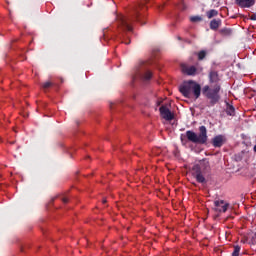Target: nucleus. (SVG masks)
I'll use <instances>...</instances> for the list:
<instances>
[{"instance_id": "nucleus-6", "label": "nucleus", "mask_w": 256, "mask_h": 256, "mask_svg": "<svg viewBox=\"0 0 256 256\" xmlns=\"http://www.w3.org/2000/svg\"><path fill=\"white\" fill-rule=\"evenodd\" d=\"M192 170H193L192 175L194 179H196L197 183H200V184L206 183V178L203 176L202 169L200 168L199 165H194Z\"/></svg>"}, {"instance_id": "nucleus-1", "label": "nucleus", "mask_w": 256, "mask_h": 256, "mask_svg": "<svg viewBox=\"0 0 256 256\" xmlns=\"http://www.w3.org/2000/svg\"><path fill=\"white\" fill-rule=\"evenodd\" d=\"M145 9L146 7L144 3H138V4H135L134 7H132L130 16L128 17L122 16V15L117 16L118 26L121 29L120 40L125 45L131 44V41L129 40L130 36H128L127 34V32H133V27H131V23L138 22L142 26L145 25V22H142L143 16L141 13V11H144Z\"/></svg>"}, {"instance_id": "nucleus-9", "label": "nucleus", "mask_w": 256, "mask_h": 256, "mask_svg": "<svg viewBox=\"0 0 256 256\" xmlns=\"http://www.w3.org/2000/svg\"><path fill=\"white\" fill-rule=\"evenodd\" d=\"M225 142H226V137L222 134H219L212 139V146H214L215 148H219V147H222V145H224Z\"/></svg>"}, {"instance_id": "nucleus-10", "label": "nucleus", "mask_w": 256, "mask_h": 256, "mask_svg": "<svg viewBox=\"0 0 256 256\" xmlns=\"http://www.w3.org/2000/svg\"><path fill=\"white\" fill-rule=\"evenodd\" d=\"M235 2L240 8H251L255 4L254 0H235Z\"/></svg>"}, {"instance_id": "nucleus-14", "label": "nucleus", "mask_w": 256, "mask_h": 256, "mask_svg": "<svg viewBox=\"0 0 256 256\" xmlns=\"http://www.w3.org/2000/svg\"><path fill=\"white\" fill-rule=\"evenodd\" d=\"M215 16H218V11L217 10L211 9L210 11H207L208 19H213Z\"/></svg>"}, {"instance_id": "nucleus-22", "label": "nucleus", "mask_w": 256, "mask_h": 256, "mask_svg": "<svg viewBox=\"0 0 256 256\" xmlns=\"http://www.w3.org/2000/svg\"><path fill=\"white\" fill-rule=\"evenodd\" d=\"M156 105L159 107L161 105V101H157Z\"/></svg>"}, {"instance_id": "nucleus-2", "label": "nucleus", "mask_w": 256, "mask_h": 256, "mask_svg": "<svg viewBox=\"0 0 256 256\" xmlns=\"http://www.w3.org/2000/svg\"><path fill=\"white\" fill-rule=\"evenodd\" d=\"M208 79L211 87L205 85L203 87V95L210 100L208 107H214L221 100V95H219V92L221 91V84L219 83L221 82V78H219L218 72L212 70L210 74H208Z\"/></svg>"}, {"instance_id": "nucleus-3", "label": "nucleus", "mask_w": 256, "mask_h": 256, "mask_svg": "<svg viewBox=\"0 0 256 256\" xmlns=\"http://www.w3.org/2000/svg\"><path fill=\"white\" fill-rule=\"evenodd\" d=\"M179 92L183 95V97L188 99L192 98L193 96L194 98L199 99L203 89L197 82L189 80L179 87Z\"/></svg>"}, {"instance_id": "nucleus-11", "label": "nucleus", "mask_w": 256, "mask_h": 256, "mask_svg": "<svg viewBox=\"0 0 256 256\" xmlns=\"http://www.w3.org/2000/svg\"><path fill=\"white\" fill-rule=\"evenodd\" d=\"M222 24L221 19H212L210 22V29L216 31Z\"/></svg>"}, {"instance_id": "nucleus-4", "label": "nucleus", "mask_w": 256, "mask_h": 256, "mask_svg": "<svg viewBox=\"0 0 256 256\" xmlns=\"http://www.w3.org/2000/svg\"><path fill=\"white\" fill-rule=\"evenodd\" d=\"M186 138L189 142L198 145H205L209 137L207 136V128L205 126L198 127V134L193 132L192 130H188L185 133Z\"/></svg>"}, {"instance_id": "nucleus-7", "label": "nucleus", "mask_w": 256, "mask_h": 256, "mask_svg": "<svg viewBox=\"0 0 256 256\" xmlns=\"http://www.w3.org/2000/svg\"><path fill=\"white\" fill-rule=\"evenodd\" d=\"M158 111H160V116L163 117L165 121H172L174 119V114L170 111L169 108H167L166 105L160 106Z\"/></svg>"}, {"instance_id": "nucleus-15", "label": "nucleus", "mask_w": 256, "mask_h": 256, "mask_svg": "<svg viewBox=\"0 0 256 256\" xmlns=\"http://www.w3.org/2000/svg\"><path fill=\"white\" fill-rule=\"evenodd\" d=\"M207 52L206 50H201L197 53L198 61H203L206 58Z\"/></svg>"}, {"instance_id": "nucleus-25", "label": "nucleus", "mask_w": 256, "mask_h": 256, "mask_svg": "<svg viewBox=\"0 0 256 256\" xmlns=\"http://www.w3.org/2000/svg\"><path fill=\"white\" fill-rule=\"evenodd\" d=\"M146 3H149V0H145Z\"/></svg>"}, {"instance_id": "nucleus-21", "label": "nucleus", "mask_w": 256, "mask_h": 256, "mask_svg": "<svg viewBox=\"0 0 256 256\" xmlns=\"http://www.w3.org/2000/svg\"><path fill=\"white\" fill-rule=\"evenodd\" d=\"M62 202L65 203V204H67V203L69 202V199L66 198V197H65V198H62Z\"/></svg>"}, {"instance_id": "nucleus-19", "label": "nucleus", "mask_w": 256, "mask_h": 256, "mask_svg": "<svg viewBox=\"0 0 256 256\" xmlns=\"http://www.w3.org/2000/svg\"><path fill=\"white\" fill-rule=\"evenodd\" d=\"M203 19H202V17H200V16H191L190 17V22H192V23H197V22H200V21H202Z\"/></svg>"}, {"instance_id": "nucleus-17", "label": "nucleus", "mask_w": 256, "mask_h": 256, "mask_svg": "<svg viewBox=\"0 0 256 256\" xmlns=\"http://www.w3.org/2000/svg\"><path fill=\"white\" fill-rule=\"evenodd\" d=\"M53 85H54L53 82L48 81V82L42 83L41 87H42V90H48L51 87H53Z\"/></svg>"}, {"instance_id": "nucleus-8", "label": "nucleus", "mask_w": 256, "mask_h": 256, "mask_svg": "<svg viewBox=\"0 0 256 256\" xmlns=\"http://www.w3.org/2000/svg\"><path fill=\"white\" fill-rule=\"evenodd\" d=\"M181 70L183 74H186L188 76H195L197 73V68L196 66H190L188 64H182L181 65Z\"/></svg>"}, {"instance_id": "nucleus-24", "label": "nucleus", "mask_w": 256, "mask_h": 256, "mask_svg": "<svg viewBox=\"0 0 256 256\" xmlns=\"http://www.w3.org/2000/svg\"><path fill=\"white\" fill-rule=\"evenodd\" d=\"M254 152L256 153V145H254Z\"/></svg>"}, {"instance_id": "nucleus-23", "label": "nucleus", "mask_w": 256, "mask_h": 256, "mask_svg": "<svg viewBox=\"0 0 256 256\" xmlns=\"http://www.w3.org/2000/svg\"><path fill=\"white\" fill-rule=\"evenodd\" d=\"M102 203L105 204L106 203V199H103Z\"/></svg>"}, {"instance_id": "nucleus-20", "label": "nucleus", "mask_w": 256, "mask_h": 256, "mask_svg": "<svg viewBox=\"0 0 256 256\" xmlns=\"http://www.w3.org/2000/svg\"><path fill=\"white\" fill-rule=\"evenodd\" d=\"M250 19H251L252 21H256V13H255V14H252L251 17H250Z\"/></svg>"}, {"instance_id": "nucleus-16", "label": "nucleus", "mask_w": 256, "mask_h": 256, "mask_svg": "<svg viewBox=\"0 0 256 256\" xmlns=\"http://www.w3.org/2000/svg\"><path fill=\"white\" fill-rule=\"evenodd\" d=\"M143 81H149L152 79V72L146 71L145 74H142L141 76Z\"/></svg>"}, {"instance_id": "nucleus-5", "label": "nucleus", "mask_w": 256, "mask_h": 256, "mask_svg": "<svg viewBox=\"0 0 256 256\" xmlns=\"http://www.w3.org/2000/svg\"><path fill=\"white\" fill-rule=\"evenodd\" d=\"M229 208V203L224 200H214V211L216 213H226Z\"/></svg>"}, {"instance_id": "nucleus-18", "label": "nucleus", "mask_w": 256, "mask_h": 256, "mask_svg": "<svg viewBox=\"0 0 256 256\" xmlns=\"http://www.w3.org/2000/svg\"><path fill=\"white\" fill-rule=\"evenodd\" d=\"M240 250H241L240 245H234V250H233L232 256H239Z\"/></svg>"}, {"instance_id": "nucleus-13", "label": "nucleus", "mask_w": 256, "mask_h": 256, "mask_svg": "<svg viewBox=\"0 0 256 256\" xmlns=\"http://www.w3.org/2000/svg\"><path fill=\"white\" fill-rule=\"evenodd\" d=\"M226 114L228 116H234L235 115V108L228 103V107H226Z\"/></svg>"}, {"instance_id": "nucleus-12", "label": "nucleus", "mask_w": 256, "mask_h": 256, "mask_svg": "<svg viewBox=\"0 0 256 256\" xmlns=\"http://www.w3.org/2000/svg\"><path fill=\"white\" fill-rule=\"evenodd\" d=\"M219 33H221L222 36L229 37L232 35V30L229 28H223L219 30Z\"/></svg>"}]
</instances>
